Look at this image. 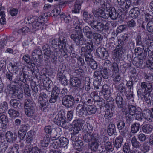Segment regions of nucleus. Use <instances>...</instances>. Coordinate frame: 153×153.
Returning a JSON list of instances; mask_svg holds the SVG:
<instances>
[{
	"label": "nucleus",
	"mask_w": 153,
	"mask_h": 153,
	"mask_svg": "<svg viewBox=\"0 0 153 153\" xmlns=\"http://www.w3.org/2000/svg\"><path fill=\"white\" fill-rule=\"evenodd\" d=\"M107 131V133L109 136L112 135L114 133L116 132V130L115 125L110 123L108 126Z\"/></svg>",
	"instance_id": "obj_44"
},
{
	"label": "nucleus",
	"mask_w": 153,
	"mask_h": 153,
	"mask_svg": "<svg viewBox=\"0 0 153 153\" xmlns=\"http://www.w3.org/2000/svg\"><path fill=\"white\" fill-rule=\"evenodd\" d=\"M30 153H41V150L37 146H34L29 149Z\"/></svg>",
	"instance_id": "obj_63"
},
{
	"label": "nucleus",
	"mask_w": 153,
	"mask_h": 153,
	"mask_svg": "<svg viewBox=\"0 0 153 153\" xmlns=\"http://www.w3.org/2000/svg\"><path fill=\"white\" fill-rule=\"evenodd\" d=\"M25 79V76L24 73H21L18 76H17L14 80L12 81L11 84H12V86L18 87L22 85V82H24Z\"/></svg>",
	"instance_id": "obj_19"
},
{
	"label": "nucleus",
	"mask_w": 153,
	"mask_h": 153,
	"mask_svg": "<svg viewBox=\"0 0 153 153\" xmlns=\"http://www.w3.org/2000/svg\"><path fill=\"white\" fill-rule=\"evenodd\" d=\"M25 112L28 117H32L35 115L36 105L34 102L30 99L27 98L25 101Z\"/></svg>",
	"instance_id": "obj_6"
},
{
	"label": "nucleus",
	"mask_w": 153,
	"mask_h": 153,
	"mask_svg": "<svg viewBox=\"0 0 153 153\" xmlns=\"http://www.w3.org/2000/svg\"><path fill=\"white\" fill-rule=\"evenodd\" d=\"M131 143L133 148L135 149H139L141 146V144L137 140L135 136H134L131 138Z\"/></svg>",
	"instance_id": "obj_42"
},
{
	"label": "nucleus",
	"mask_w": 153,
	"mask_h": 153,
	"mask_svg": "<svg viewBox=\"0 0 153 153\" xmlns=\"http://www.w3.org/2000/svg\"><path fill=\"white\" fill-rule=\"evenodd\" d=\"M68 90L66 88H64L60 91V98H62V103L65 107H68L72 105V101L73 100V96L71 95H67Z\"/></svg>",
	"instance_id": "obj_7"
},
{
	"label": "nucleus",
	"mask_w": 153,
	"mask_h": 153,
	"mask_svg": "<svg viewBox=\"0 0 153 153\" xmlns=\"http://www.w3.org/2000/svg\"><path fill=\"white\" fill-rule=\"evenodd\" d=\"M61 36H60L59 39H54L52 41V44L53 47L55 48L57 47H59V48H60V44L61 43L60 41V38Z\"/></svg>",
	"instance_id": "obj_56"
},
{
	"label": "nucleus",
	"mask_w": 153,
	"mask_h": 153,
	"mask_svg": "<svg viewBox=\"0 0 153 153\" xmlns=\"http://www.w3.org/2000/svg\"><path fill=\"white\" fill-rule=\"evenodd\" d=\"M43 85L45 88L49 89L51 88L53 85L52 81L50 80L48 77H46L42 79Z\"/></svg>",
	"instance_id": "obj_38"
},
{
	"label": "nucleus",
	"mask_w": 153,
	"mask_h": 153,
	"mask_svg": "<svg viewBox=\"0 0 153 153\" xmlns=\"http://www.w3.org/2000/svg\"><path fill=\"white\" fill-rule=\"evenodd\" d=\"M131 150L130 148V144L128 142L125 143L123 147L122 151L124 153H127Z\"/></svg>",
	"instance_id": "obj_62"
},
{
	"label": "nucleus",
	"mask_w": 153,
	"mask_h": 153,
	"mask_svg": "<svg viewBox=\"0 0 153 153\" xmlns=\"http://www.w3.org/2000/svg\"><path fill=\"white\" fill-rule=\"evenodd\" d=\"M140 124L138 122H135L131 124V132L133 134L137 133L140 129Z\"/></svg>",
	"instance_id": "obj_36"
},
{
	"label": "nucleus",
	"mask_w": 153,
	"mask_h": 153,
	"mask_svg": "<svg viewBox=\"0 0 153 153\" xmlns=\"http://www.w3.org/2000/svg\"><path fill=\"white\" fill-rule=\"evenodd\" d=\"M83 0H77L75 2L73 9L72 10L73 13H79L81 8V6L83 3Z\"/></svg>",
	"instance_id": "obj_29"
},
{
	"label": "nucleus",
	"mask_w": 153,
	"mask_h": 153,
	"mask_svg": "<svg viewBox=\"0 0 153 153\" xmlns=\"http://www.w3.org/2000/svg\"><path fill=\"white\" fill-rule=\"evenodd\" d=\"M83 139L87 143L91 142L89 145V148L92 151L96 152L98 150L99 135L97 133L94 132L92 134L86 133L83 136Z\"/></svg>",
	"instance_id": "obj_3"
},
{
	"label": "nucleus",
	"mask_w": 153,
	"mask_h": 153,
	"mask_svg": "<svg viewBox=\"0 0 153 153\" xmlns=\"http://www.w3.org/2000/svg\"><path fill=\"white\" fill-rule=\"evenodd\" d=\"M105 150L107 152H110L114 150V147L112 145L111 143L110 142L105 144Z\"/></svg>",
	"instance_id": "obj_58"
},
{
	"label": "nucleus",
	"mask_w": 153,
	"mask_h": 153,
	"mask_svg": "<svg viewBox=\"0 0 153 153\" xmlns=\"http://www.w3.org/2000/svg\"><path fill=\"white\" fill-rule=\"evenodd\" d=\"M10 102L11 106L16 109H19L22 107L21 103L19 100L16 99H12Z\"/></svg>",
	"instance_id": "obj_33"
},
{
	"label": "nucleus",
	"mask_w": 153,
	"mask_h": 153,
	"mask_svg": "<svg viewBox=\"0 0 153 153\" xmlns=\"http://www.w3.org/2000/svg\"><path fill=\"white\" fill-rule=\"evenodd\" d=\"M127 28V26L126 25H121L118 27L116 30V36H117L119 33H120L123 31L126 30Z\"/></svg>",
	"instance_id": "obj_53"
},
{
	"label": "nucleus",
	"mask_w": 153,
	"mask_h": 153,
	"mask_svg": "<svg viewBox=\"0 0 153 153\" xmlns=\"http://www.w3.org/2000/svg\"><path fill=\"white\" fill-rule=\"evenodd\" d=\"M111 88L107 85L105 84L102 87V90L100 92L103 96L104 98L106 100L107 103L106 105L109 106L112 108L114 107V100L113 99L110 97Z\"/></svg>",
	"instance_id": "obj_5"
},
{
	"label": "nucleus",
	"mask_w": 153,
	"mask_h": 153,
	"mask_svg": "<svg viewBox=\"0 0 153 153\" xmlns=\"http://www.w3.org/2000/svg\"><path fill=\"white\" fill-rule=\"evenodd\" d=\"M115 100L116 103L118 108H122L123 107L124 105L123 99L120 93L117 94Z\"/></svg>",
	"instance_id": "obj_32"
},
{
	"label": "nucleus",
	"mask_w": 153,
	"mask_h": 153,
	"mask_svg": "<svg viewBox=\"0 0 153 153\" xmlns=\"http://www.w3.org/2000/svg\"><path fill=\"white\" fill-rule=\"evenodd\" d=\"M30 128V126L28 124H22L20 126L19 131L27 133V131Z\"/></svg>",
	"instance_id": "obj_55"
},
{
	"label": "nucleus",
	"mask_w": 153,
	"mask_h": 153,
	"mask_svg": "<svg viewBox=\"0 0 153 153\" xmlns=\"http://www.w3.org/2000/svg\"><path fill=\"white\" fill-rule=\"evenodd\" d=\"M97 14L98 15L97 19V20H102L107 21L106 19L109 17V13L108 11L106 13L103 11L100 10L97 12Z\"/></svg>",
	"instance_id": "obj_27"
},
{
	"label": "nucleus",
	"mask_w": 153,
	"mask_h": 153,
	"mask_svg": "<svg viewBox=\"0 0 153 153\" xmlns=\"http://www.w3.org/2000/svg\"><path fill=\"white\" fill-rule=\"evenodd\" d=\"M6 140L7 142L10 143L14 142L17 138L16 135H13V134L10 131H7L5 134Z\"/></svg>",
	"instance_id": "obj_28"
},
{
	"label": "nucleus",
	"mask_w": 153,
	"mask_h": 153,
	"mask_svg": "<svg viewBox=\"0 0 153 153\" xmlns=\"http://www.w3.org/2000/svg\"><path fill=\"white\" fill-rule=\"evenodd\" d=\"M44 54L42 56V58L44 60L47 61L51 57L53 59V62L55 63V56L54 55L53 52H52L49 47L47 45H45L43 47Z\"/></svg>",
	"instance_id": "obj_12"
},
{
	"label": "nucleus",
	"mask_w": 153,
	"mask_h": 153,
	"mask_svg": "<svg viewBox=\"0 0 153 153\" xmlns=\"http://www.w3.org/2000/svg\"><path fill=\"white\" fill-rule=\"evenodd\" d=\"M40 145L41 147L43 149H48L49 143L50 138L49 136L46 135L44 137H40Z\"/></svg>",
	"instance_id": "obj_23"
},
{
	"label": "nucleus",
	"mask_w": 153,
	"mask_h": 153,
	"mask_svg": "<svg viewBox=\"0 0 153 153\" xmlns=\"http://www.w3.org/2000/svg\"><path fill=\"white\" fill-rule=\"evenodd\" d=\"M116 89L122 95H124L126 92V88L122 84H120L116 87Z\"/></svg>",
	"instance_id": "obj_51"
},
{
	"label": "nucleus",
	"mask_w": 153,
	"mask_h": 153,
	"mask_svg": "<svg viewBox=\"0 0 153 153\" xmlns=\"http://www.w3.org/2000/svg\"><path fill=\"white\" fill-rule=\"evenodd\" d=\"M8 113L9 116L12 118H16L19 117L20 115L19 112L16 110L10 108L8 111Z\"/></svg>",
	"instance_id": "obj_43"
},
{
	"label": "nucleus",
	"mask_w": 153,
	"mask_h": 153,
	"mask_svg": "<svg viewBox=\"0 0 153 153\" xmlns=\"http://www.w3.org/2000/svg\"><path fill=\"white\" fill-rule=\"evenodd\" d=\"M81 102H79L80 103L85 104L87 105L91 104L93 101L86 94H83L81 96Z\"/></svg>",
	"instance_id": "obj_35"
},
{
	"label": "nucleus",
	"mask_w": 153,
	"mask_h": 153,
	"mask_svg": "<svg viewBox=\"0 0 153 153\" xmlns=\"http://www.w3.org/2000/svg\"><path fill=\"white\" fill-rule=\"evenodd\" d=\"M51 92L46 91L40 94L39 98V102L40 104L39 107L42 111H44L48 105L49 97L51 96Z\"/></svg>",
	"instance_id": "obj_8"
},
{
	"label": "nucleus",
	"mask_w": 153,
	"mask_h": 153,
	"mask_svg": "<svg viewBox=\"0 0 153 153\" xmlns=\"http://www.w3.org/2000/svg\"><path fill=\"white\" fill-rule=\"evenodd\" d=\"M42 51L39 48L33 50L31 54L32 58L35 62H37L38 59H41L42 58Z\"/></svg>",
	"instance_id": "obj_22"
},
{
	"label": "nucleus",
	"mask_w": 153,
	"mask_h": 153,
	"mask_svg": "<svg viewBox=\"0 0 153 153\" xmlns=\"http://www.w3.org/2000/svg\"><path fill=\"white\" fill-rule=\"evenodd\" d=\"M152 57H149L148 60L146 61V65L147 67L150 69H153V59Z\"/></svg>",
	"instance_id": "obj_64"
},
{
	"label": "nucleus",
	"mask_w": 153,
	"mask_h": 153,
	"mask_svg": "<svg viewBox=\"0 0 153 153\" xmlns=\"http://www.w3.org/2000/svg\"><path fill=\"white\" fill-rule=\"evenodd\" d=\"M87 105L79 103L76 107V114L80 117H84L86 115V110Z\"/></svg>",
	"instance_id": "obj_16"
},
{
	"label": "nucleus",
	"mask_w": 153,
	"mask_h": 153,
	"mask_svg": "<svg viewBox=\"0 0 153 153\" xmlns=\"http://www.w3.org/2000/svg\"><path fill=\"white\" fill-rule=\"evenodd\" d=\"M68 140L66 138L62 137L60 138L59 139L55 141L52 146L55 149H58L61 147H65L68 144Z\"/></svg>",
	"instance_id": "obj_13"
},
{
	"label": "nucleus",
	"mask_w": 153,
	"mask_h": 153,
	"mask_svg": "<svg viewBox=\"0 0 153 153\" xmlns=\"http://www.w3.org/2000/svg\"><path fill=\"white\" fill-rule=\"evenodd\" d=\"M60 41L61 44H60V51L61 52L62 55L64 56L68 55L67 53L68 52L67 48L68 44L67 43V38L64 36H61L60 38Z\"/></svg>",
	"instance_id": "obj_14"
},
{
	"label": "nucleus",
	"mask_w": 153,
	"mask_h": 153,
	"mask_svg": "<svg viewBox=\"0 0 153 153\" xmlns=\"http://www.w3.org/2000/svg\"><path fill=\"white\" fill-rule=\"evenodd\" d=\"M96 53L97 57L102 60L107 59L109 55L106 49L102 46H100L97 49Z\"/></svg>",
	"instance_id": "obj_15"
},
{
	"label": "nucleus",
	"mask_w": 153,
	"mask_h": 153,
	"mask_svg": "<svg viewBox=\"0 0 153 153\" xmlns=\"http://www.w3.org/2000/svg\"><path fill=\"white\" fill-rule=\"evenodd\" d=\"M121 6L120 7V8H119L117 10V14L118 16V17L120 18V17H122L123 16H124L125 15V13L127 12V11L125 9H124L123 7H121Z\"/></svg>",
	"instance_id": "obj_54"
},
{
	"label": "nucleus",
	"mask_w": 153,
	"mask_h": 153,
	"mask_svg": "<svg viewBox=\"0 0 153 153\" xmlns=\"http://www.w3.org/2000/svg\"><path fill=\"white\" fill-rule=\"evenodd\" d=\"M107 106H108L110 108L107 109L106 110L105 112L104 117L105 119V121L106 122L109 123L111 120V118L113 116V114L112 110L115 108V106L114 105V107L113 108H112L108 105H107Z\"/></svg>",
	"instance_id": "obj_24"
},
{
	"label": "nucleus",
	"mask_w": 153,
	"mask_h": 153,
	"mask_svg": "<svg viewBox=\"0 0 153 153\" xmlns=\"http://www.w3.org/2000/svg\"><path fill=\"white\" fill-rule=\"evenodd\" d=\"M74 144L75 145H74L75 149L79 151L82 150L84 144L82 140H79L75 143Z\"/></svg>",
	"instance_id": "obj_50"
},
{
	"label": "nucleus",
	"mask_w": 153,
	"mask_h": 153,
	"mask_svg": "<svg viewBox=\"0 0 153 153\" xmlns=\"http://www.w3.org/2000/svg\"><path fill=\"white\" fill-rule=\"evenodd\" d=\"M97 111L96 106L94 105H88L87 108L86 115L87 114L91 115L95 114Z\"/></svg>",
	"instance_id": "obj_37"
},
{
	"label": "nucleus",
	"mask_w": 153,
	"mask_h": 153,
	"mask_svg": "<svg viewBox=\"0 0 153 153\" xmlns=\"http://www.w3.org/2000/svg\"><path fill=\"white\" fill-rule=\"evenodd\" d=\"M85 122V118H80L74 120L72 123L69 131H73L71 133V140L72 141V143L73 145H75V143L79 140H78V138L75 136V135L78 134L81 131Z\"/></svg>",
	"instance_id": "obj_2"
},
{
	"label": "nucleus",
	"mask_w": 153,
	"mask_h": 153,
	"mask_svg": "<svg viewBox=\"0 0 153 153\" xmlns=\"http://www.w3.org/2000/svg\"><path fill=\"white\" fill-rule=\"evenodd\" d=\"M142 100H144L147 104L151 105L153 99L149 94L148 93Z\"/></svg>",
	"instance_id": "obj_60"
},
{
	"label": "nucleus",
	"mask_w": 153,
	"mask_h": 153,
	"mask_svg": "<svg viewBox=\"0 0 153 153\" xmlns=\"http://www.w3.org/2000/svg\"><path fill=\"white\" fill-rule=\"evenodd\" d=\"M109 17L112 20H115L118 17V16L117 13L115 8L114 7H111L108 9Z\"/></svg>",
	"instance_id": "obj_34"
},
{
	"label": "nucleus",
	"mask_w": 153,
	"mask_h": 153,
	"mask_svg": "<svg viewBox=\"0 0 153 153\" xmlns=\"http://www.w3.org/2000/svg\"><path fill=\"white\" fill-rule=\"evenodd\" d=\"M51 94V97L50 98L49 102L54 103L56 101L58 98H60V90L59 87L54 85Z\"/></svg>",
	"instance_id": "obj_11"
},
{
	"label": "nucleus",
	"mask_w": 153,
	"mask_h": 153,
	"mask_svg": "<svg viewBox=\"0 0 153 153\" xmlns=\"http://www.w3.org/2000/svg\"><path fill=\"white\" fill-rule=\"evenodd\" d=\"M82 84L81 80L77 77L71 78L70 81V85L72 86L78 88H80Z\"/></svg>",
	"instance_id": "obj_26"
},
{
	"label": "nucleus",
	"mask_w": 153,
	"mask_h": 153,
	"mask_svg": "<svg viewBox=\"0 0 153 153\" xmlns=\"http://www.w3.org/2000/svg\"><path fill=\"white\" fill-rule=\"evenodd\" d=\"M84 20L90 25L95 21L94 16L92 15L89 14L87 12L85 11L83 13Z\"/></svg>",
	"instance_id": "obj_25"
},
{
	"label": "nucleus",
	"mask_w": 153,
	"mask_h": 153,
	"mask_svg": "<svg viewBox=\"0 0 153 153\" xmlns=\"http://www.w3.org/2000/svg\"><path fill=\"white\" fill-rule=\"evenodd\" d=\"M72 20L74 28L76 30H75V34H72L70 35V38L75 42L77 45H82L85 43V40L80 29V22L78 17L75 16L73 17Z\"/></svg>",
	"instance_id": "obj_1"
},
{
	"label": "nucleus",
	"mask_w": 153,
	"mask_h": 153,
	"mask_svg": "<svg viewBox=\"0 0 153 153\" xmlns=\"http://www.w3.org/2000/svg\"><path fill=\"white\" fill-rule=\"evenodd\" d=\"M65 68L63 65H60L59 67L56 75V78L61 84L64 86L68 85V81L66 77L64 74Z\"/></svg>",
	"instance_id": "obj_9"
},
{
	"label": "nucleus",
	"mask_w": 153,
	"mask_h": 153,
	"mask_svg": "<svg viewBox=\"0 0 153 153\" xmlns=\"http://www.w3.org/2000/svg\"><path fill=\"white\" fill-rule=\"evenodd\" d=\"M123 141V138L121 137H118L115 139L114 141V146L117 148H119L122 146Z\"/></svg>",
	"instance_id": "obj_49"
},
{
	"label": "nucleus",
	"mask_w": 153,
	"mask_h": 153,
	"mask_svg": "<svg viewBox=\"0 0 153 153\" xmlns=\"http://www.w3.org/2000/svg\"><path fill=\"white\" fill-rule=\"evenodd\" d=\"M100 74L103 77L104 79H107L109 77V74L110 70L104 67L102 68H100Z\"/></svg>",
	"instance_id": "obj_39"
},
{
	"label": "nucleus",
	"mask_w": 153,
	"mask_h": 153,
	"mask_svg": "<svg viewBox=\"0 0 153 153\" xmlns=\"http://www.w3.org/2000/svg\"><path fill=\"white\" fill-rule=\"evenodd\" d=\"M29 28L27 26H25L22 28L21 29L17 31L14 32V34L17 35L18 34H21L24 33H27L29 31Z\"/></svg>",
	"instance_id": "obj_59"
},
{
	"label": "nucleus",
	"mask_w": 153,
	"mask_h": 153,
	"mask_svg": "<svg viewBox=\"0 0 153 153\" xmlns=\"http://www.w3.org/2000/svg\"><path fill=\"white\" fill-rule=\"evenodd\" d=\"M65 119L56 116L54 119V121L58 125L60 126L63 128L67 129L69 128L71 124L67 122L65 120Z\"/></svg>",
	"instance_id": "obj_17"
},
{
	"label": "nucleus",
	"mask_w": 153,
	"mask_h": 153,
	"mask_svg": "<svg viewBox=\"0 0 153 153\" xmlns=\"http://www.w3.org/2000/svg\"><path fill=\"white\" fill-rule=\"evenodd\" d=\"M136 45L137 46H141L145 51L146 49H149V48L151 47V45L149 46V43L147 42L146 38H142L140 35H137L136 38ZM147 51H148L147 50Z\"/></svg>",
	"instance_id": "obj_10"
},
{
	"label": "nucleus",
	"mask_w": 153,
	"mask_h": 153,
	"mask_svg": "<svg viewBox=\"0 0 153 153\" xmlns=\"http://www.w3.org/2000/svg\"><path fill=\"white\" fill-rule=\"evenodd\" d=\"M153 130L152 126L149 124H145L142 127V131L145 134H149L151 133Z\"/></svg>",
	"instance_id": "obj_31"
},
{
	"label": "nucleus",
	"mask_w": 153,
	"mask_h": 153,
	"mask_svg": "<svg viewBox=\"0 0 153 153\" xmlns=\"http://www.w3.org/2000/svg\"><path fill=\"white\" fill-rule=\"evenodd\" d=\"M13 97L16 98L21 99L23 97V91L21 89H16L12 92Z\"/></svg>",
	"instance_id": "obj_40"
},
{
	"label": "nucleus",
	"mask_w": 153,
	"mask_h": 153,
	"mask_svg": "<svg viewBox=\"0 0 153 153\" xmlns=\"http://www.w3.org/2000/svg\"><path fill=\"white\" fill-rule=\"evenodd\" d=\"M60 137V134H58L56 130H54V131H53L51 134V138L53 141V143L52 144H53L54 143V141L59 139V137Z\"/></svg>",
	"instance_id": "obj_52"
},
{
	"label": "nucleus",
	"mask_w": 153,
	"mask_h": 153,
	"mask_svg": "<svg viewBox=\"0 0 153 153\" xmlns=\"http://www.w3.org/2000/svg\"><path fill=\"white\" fill-rule=\"evenodd\" d=\"M140 10L139 8L136 7L131 9L129 12L130 16L133 19L137 18L140 14Z\"/></svg>",
	"instance_id": "obj_30"
},
{
	"label": "nucleus",
	"mask_w": 153,
	"mask_h": 153,
	"mask_svg": "<svg viewBox=\"0 0 153 153\" xmlns=\"http://www.w3.org/2000/svg\"><path fill=\"white\" fill-rule=\"evenodd\" d=\"M91 96L93 98L94 102L100 101V98L99 96L98 95V92L97 91L92 92L91 94Z\"/></svg>",
	"instance_id": "obj_57"
},
{
	"label": "nucleus",
	"mask_w": 153,
	"mask_h": 153,
	"mask_svg": "<svg viewBox=\"0 0 153 153\" xmlns=\"http://www.w3.org/2000/svg\"><path fill=\"white\" fill-rule=\"evenodd\" d=\"M143 62V60L138 57L134 58L133 61V64L135 65L137 68H140L141 67Z\"/></svg>",
	"instance_id": "obj_47"
},
{
	"label": "nucleus",
	"mask_w": 153,
	"mask_h": 153,
	"mask_svg": "<svg viewBox=\"0 0 153 153\" xmlns=\"http://www.w3.org/2000/svg\"><path fill=\"white\" fill-rule=\"evenodd\" d=\"M109 22L102 20H97L91 24L92 28L95 31L101 32H106L109 29Z\"/></svg>",
	"instance_id": "obj_4"
},
{
	"label": "nucleus",
	"mask_w": 153,
	"mask_h": 153,
	"mask_svg": "<svg viewBox=\"0 0 153 153\" xmlns=\"http://www.w3.org/2000/svg\"><path fill=\"white\" fill-rule=\"evenodd\" d=\"M32 30L33 31H36L40 29H43L44 26L45 25L44 22L41 21L37 19L32 23Z\"/></svg>",
	"instance_id": "obj_20"
},
{
	"label": "nucleus",
	"mask_w": 153,
	"mask_h": 153,
	"mask_svg": "<svg viewBox=\"0 0 153 153\" xmlns=\"http://www.w3.org/2000/svg\"><path fill=\"white\" fill-rule=\"evenodd\" d=\"M93 36L95 40V43L96 45H99L103 39L102 35L99 33H93Z\"/></svg>",
	"instance_id": "obj_45"
},
{
	"label": "nucleus",
	"mask_w": 153,
	"mask_h": 153,
	"mask_svg": "<svg viewBox=\"0 0 153 153\" xmlns=\"http://www.w3.org/2000/svg\"><path fill=\"white\" fill-rule=\"evenodd\" d=\"M62 21L66 23H68L72 20L69 15H65L64 13H62L60 15Z\"/></svg>",
	"instance_id": "obj_48"
},
{
	"label": "nucleus",
	"mask_w": 153,
	"mask_h": 153,
	"mask_svg": "<svg viewBox=\"0 0 153 153\" xmlns=\"http://www.w3.org/2000/svg\"><path fill=\"white\" fill-rule=\"evenodd\" d=\"M143 117L150 122L153 121V114L151 111L148 108H145L142 112Z\"/></svg>",
	"instance_id": "obj_21"
},
{
	"label": "nucleus",
	"mask_w": 153,
	"mask_h": 153,
	"mask_svg": "<svg viewBox=\"0 0 153 153\" xmlns=\"http://www.w3.org/2000/svg\"><path fill=\"white\" fill-rule=\"evenodd\" d=\"M113 78V80L115 83L117 84L120 81L121 79L120 73L118 74H114L112 75H110Z\"/></svg>",
	"instance_id": "obj_61"
},
{
	"label": "nucleus",
	"mask_w": 153,
	"mask_h": 153,
	"mask_svg": "<svg viewBox=\"0 0 153 153\" xmlns=\"http://www.w3.org/2000/svg\"><path fill=\"white\" fill-rule=\"evenodd\" d=\"M35 135L34 131L31 130L28 131L26 137V141L27 143H31L33 140V136Z\"/></svg>",
	"instance_id": "obj_41"
},
{
	"label": "nucleus",
	"mask_w": 153,
	"mask_h": 153,
	"mask_svg": "<svg viewBox=\"0 0 153 153\" xmlns=\"http://www.w3.org/2000/svg\"><path fill=\"white\" fill-rule=\"evenodd\" d=\"M117 129L119 130L120 134L125 136L128 134V130L125 128V123L121 120H119L117 121L116 123Z\"/></svg>",
	"instance_id": "obj_18"
},
{
	"label": "nucleus",
	"mask_w": 153,
	"mask_h": 153,
	"mask_svg": "<svg viewBox=\"0 0 153 153\" xmlns=\"http://www.w3.org/2000/svg\"><path fill=\"white\" fill-rule=\"evenodd\" d=\"M112 67V71H111V70H110V75H112V74L113 75L114 74H119L118 65L117 63L115 62L113 63Z\"/></svg>",
	"instance_id": "obj_46"
}]
</instances>
